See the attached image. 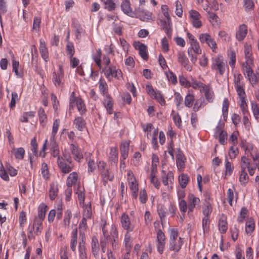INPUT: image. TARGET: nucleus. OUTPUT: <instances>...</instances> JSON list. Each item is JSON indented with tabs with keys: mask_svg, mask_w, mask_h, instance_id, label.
Instances as JSON below:
<instances>
[{
	"mask_svg": "<svg viewBox=\"0 0 259 259\" xmlns=\"http://www.w3.org/2000/svg\"><path fill=\"white\" fill-rule=\"evenodd\" d=\"M103 237L101 238L109 247L108 249L116 250L119 247V238L116 226L104 222L102 227Z\"/></svg>",
	"mask_w": 259,
	"mask_h": 259,
	"instance_id": "obj_1",
	"label": "nucleus"
},
{
	"mask_svg": "<svg viewBox=\"0 0 259 259\" xmlns=\"http://www.w3.org/2000/svg\"><path fill=\"white\" fill-rule=\"evenodd\" d=\"M233 83L234 88L240 99H246L245 92V83L243 76L240 73L234 75Z\"/></svg>",
	"mask_w": 259,
	"mask_h": 259,
	"instance_id": "obj_2",
	"label": "nucleus"
},
{
	"mask_svg": "<svg viewBox=\"0 0 259 259\" xmlns=\"http://www.w3.org/2000/svg\"><path fill=\"white\" fill-rule=\"evenodd\" d=\"M43 229L42 222L34 219L32 224H30L28 228V237L29 239H33L35 236L41 234Z\"/></svg>",
	"mask_w": 259,
	"mask_h": 259,
	"instance_id": "obj_3",
	"label": "nucleus"
},
{
	"mask_svg": "<svg viewBox=\"0 0 259 259\" xmlns=\"http://www.w3.org/2000/svg\"><path fill=\"white\" fill-rule=\"evenodd\" d=\"M227 66V63L222 56H218L212 58L211 69L220 75L224 74Z\"/></svg>",
	"mask_w": 259,
	"mask_h": 259,
	"instance_id": "obj_4",
	"label": "nucleus"
},
{
	"mask_svg": "<svg viewBox=\"0 0 259 259\" xmlns=\"http://www.w3.org/2000/svg\"><path fill=\"white\" fill-rule=\"evenodd\" d=\"M103 71L109 80L113 77L117 78L118 80H120L122 78V73L121 70L113 64L109 67L104 68Z\"/></svg>",
	"mask_w": 259,
	"mask_h": 259,
	"instance_id": "obj_5",
	"label": "nucleus"
},
{
	"mask_svg": "<svg viewBox=\"0 0 259 259\" xmlns=\"http://www.w3.org/2000/svg\"><path fill=\"white\" fill-rule=\"evenodd\" d=\"M64 70L63 66L59 65L58 69L52 73V81L56 87H60L63 84Z\"/></svg>",
	"mask_w": 259,
	"mask_h": 259,
	"instance_id": "obj_6",
	"label": "nucleus"
},
{
	"mask_svg": "<svg viewBox=\"0 0 259 259\" xmlns=\"http://www.w3.org/2000/svg\"><path fill=\"white\" fill-rule=\"evenodd\" d=\"M146 90L152 98L156 100L161 105H165V100L159 91H155L150 84L146 86Z\"/></svg>",
	"mask_w": 259,
	"mask_h": 259,
	"instance_id": "obj_7",
	"label": "nucleus"
},
{
	"mask_svg": "<svg viewBox=\"0 0 259 259\" xmlns=\"http://www.w3.org/2000/svg\"><path fill=\"white\" fill-rule=\"evenodd\" d=\"M199 38L201 44L206 43L212 49L213 52H215V50L217 48L216 42L214 39L208 33L201 34Z\"/></svg>",
	"mask_w": 259,
	"mask_h": 259,
	"instance_id": "obj_8",
	"label": "nucleus"
},
{
	"mask_svg": "<svg viewBox=\"0 0 259 259\" xmlns=\"http://www.w3.org/2000/svg\"><path fill=\"white\" fill-rule=\"evenodd\" d=\"M200 92L204 93L206 102L212 103L215 99V94L210 84H204Z\"/></svg>",
	"mask_w": 259,
	"mask_h": 259,
	"instance_id": "obj_9",
	"label": "nucleus"
},
{
	"mask_svg": "<svg viewBox=\"0 0 259 259\" xmlns=\"http://www.w3.org/2000/svg\"><path fill=\"white\" fill-rule=\"evenodd\" d=\"M138 17L143 21H149L150 20L154 21L152 18V14L145 9H142L140 8L135 9Z\"/></svg>",
	"mask_w": 259,
	"mask_h": 259,
	"instance_id": "obj_10",
	"label": "nucleus"
},
{
	"mask_svg": "<svg viewBox=\"0 0 259 259\" xmlns=\"http://www.w3.org/2000/svg\"><path fill=\"white\" fill-rule=\"evenodd\" d=\"M178 61L180 63L187 71L192 70V66L190 64L189 60L185 55L184 52L180 51L178 53Z\"/></svg>",
	"mask_w": 259,
	"mask_h": 259,
	"instance_id": "obj_11",
	"label": "nucleus"
},
{
	"mask_svg": "<svg viewBox=\"0 0 259 259\" xmlns=\"http://www.w3.org/2000/svg\"><path fill=\"white\" fill-rule=\"evenodd\" d=\"M120 223L122 227L127 231H133L134 226L132 224L128 215L126 213H123L120 218Z\"/></svg>",
	"mask_w": 259,
	"mask_h": 259,
	"instance_id": "obj_12",
	"label": "nucleus"
},
{
	"mask_svg": "<svg viewBox=\"0 0 259 259\" xmlns=\"http://www.w3.org/2000/svg\"><path fill=\"white\" fill-rule=\"evenodd\" d=\"M189 14L193 27L196 28H200L202 26V23L200 20L201 18L200 14L195 10L190 11Z\"/></svg>",
	"mask_w": 259,
	"mask_h": 259,
	"instance_id": "obj_13",
	"label": "nucleus"
},
{
	"mask_svg": "<svg viewBox=\"0 0 259 259\" xmlns=\"http://www.w3.org/2000/svg\"><path fill=\"white\" fill-rule=\"evenodd\" d=\"M187 199L188 213L193 212L196 205L200 203V200L193 194H189L187 196Z\"/></svg>",
	"mask_w": 259,
	"mask_h": 259,
	"instance_id": "obj_14",
	"label": "nucleus"
},
{
	"mask_svg": "<svg viewBox=\"0 0 259 259\" xmlns=\"http://www.w3.org/2000/svg\"><path fill=\"white\" fill-rule=\"evenodd\" d=\"M134 45L135 48L139 51V54L142 58L145 61L147 60L148 58L147 47L139 42H135Z\"/></svg>",
	"mask_w": 259,
	"mask_h": 259,
	"instance_id": "obj_15",
	"label": "nucleus"
},
{
	"mask_svg": "<svg viewBox=\"0 0 259 259\" xmlns=\"http://www.w3.org/2000/svg\"><path fill=\"white\" fill-rule=\"evenodd\" d=\"M222 124L218 125L215 128V135H219V143L222 145H225L227 143V133L222 130Z\"/></svg>",
	"mask_w": 259,
	"mask_h": 259,
	"instance_id": "obj_16",
	"label": "nucleus"
},
{
	"mask_svg": "<svg viewBox=\"0 0 259 259\" xmlns=\"http://www.w3.org/2000/svg\"><path fill=\"white\" fill-rule=\"evenodd\" d=\"M70 149L76 161L80 162L83 159V154L78 146L71 143L70 145Z\"/></svg>",
	"mask_w": 259,
	"mask_h": 259,
	"instance_id": "obj_17",
	"label": "nucleus"
},
{
	"mask_svg": "<svg viewBox=\"0 0 259 259\" xmlns=\"http://www.w3.org/2000/svg\"><path fill=\"white\" fill-rule=\"evenodd\" d=\"M57 164L61 171L64 174H68L72 169L71 166L65 162L63 157H58Z\"/></svg>",
	"mask_w": 259,
	"mask_h": 259,
	"instance_id": "obj_18",
	"label": "nucleus"
},
{
	"mask_svg": "<svg viewBox=\"0 0 259 259\" xmlns=\"http://www.w3.org/2000/svg\"><path fill=\"white\" fill-rule=\"evenodd\" d=\"M183 244V240L181 237H179L178 240L169 241V249L178 252L180 251Z\"/></svg>",
	"mask_w": 259,
	"mask_h": 259,
	"instance_id": "obj_19",
	"label": "nucleus"
},
{
	"mask_svg": "<svg viewBox=\"0 0 259 259\" xmlns=\"http://www.w3.org/2000/svg\"><path fill=\"white\" fill-rule=\"evenodd\" d=\"M39 52L42 58L46 61L49 60V52L45 40L41 38L39 39Z\"/></svg>",
	"mask_w": 259,
	"mask_h": 259,
	"instance_id": "obj_20",
	"label": "nucleus"
},
{
	"mask_svg": "<svg viewBox=\"0 0 259 259\" xmlns=\"http://www.w3.org/2000/svg\"><path fill=\"white\" fill-rule=\"evenodd\" d=\"M247 33V27L245 24L240 25L236 33V38L239 41H242Z\"/></svg>",
	"mask_w": 259,
	"mask_h": 259,
	"instance_id": "obj_21",
	"label": "nucleus"
},
{
	"mask_svg": "<svg viewBox=\"0 0 259 259\" xmlns=\"http://www.w3.org/2000/svg\"><path fill=\"white\" fill-rule=\"evenodd\" d=\"M48 209V207L47 205L44 203H41L38 207V215L34 219L43 222Z\"/></svg>",
	"mask_w": 259,
	"mask_h": 259,
	"instance_id": "obj_22",
	"label": "nucleus"
},
{
	"mask_svg": "<svg viewBox=\"0 0 259 259\" xmlns=\"http://www.w3.org/2000/svg\"><path fill=\"white\" fill-rule=\"evenodd\" d=\"M127 180L131 190L138 191V185L133 172L131 170L128 171L127 173Z\"/></svg>",
	"mask_w": 259,
	"mask_h": 259,
	"instance_id": "obj_23",
	"label": "nucleus"
},
{
	"mask_svg": "<svg viewBox=\"0 0 259 259\" xmlns=\"http://www.w3.org/2000/svg\"><path fill=\"white\" fill-rule=\"evenodd\" d=\"M91 248L93 255L96 258L98 257L100 250V245L98 238L95 236H93L92 238Z\"/></svg>",
	"mask_w": 259,
	"mask_h": 259,
	"instance_id": "obj_24",
	"label": "nucleus"
},
{
	"mask_svg": "<svg viewBox=\"0 0 259 259\" xmlns=\"http://www.w3.org/2000/svg\"><path fill=\"white\" fill-rule=\"evenodd\" d=\"M162 182L164 185L168 186L169 184L172 183L174 181V177L172 172L169 171L167 173H166L164 170H162Z\"/></svg>",
	"mask_w": 259,
	"mask_h": 259,
	"instance_id": "obj_25",
	"label": "nucleus"
},
{
	"mask_svg": "<svg viewBox=\"0 0 259 259\" xmlns=\"http://www.w3.org/2000/svg\"><path fill=\"white\" fill-rule=\"evenodd\" d=\"M244 55L246 59V63L247 64H253V60L252 57V52L250 45L247 44L245 45Z\"/></svg>",
	"mask_w": 259,
	"mask_h": 259,
	"instance_id": "obj_26",
	"label": "nucleus"
},
{
	"mask_svg": "<svg viewBox=\"0 0 259 259\" xmlns=\"http://www.w3.org/2000/svg\"><path fill=\"white\" fill-rule=\"evenodd\" d=\"M86 160L88 161V172L89 174H92L96 169V165L94 160L92 158L91 153H85Z\"/></svg>",
	"mask_w": 259,
	"mask_h": 259,
	"instance_id": "obj_27",
	"label": "nucleus"
},
{
	"mask_svg": "<svg viewBox=\"0 0 259 259\" xmlns=\"http://www.w3.org/2000/svg\"><path fill=\"white\" fill-rule=\"evenodd\" d=\"M103 103L108 113L110 114H112L113 113V103L112 99L110 95L104 96Z\"/></svg>",
	"mask_w": 259,
	"mask_h": 259,
	"instance_id": "obj_28",
	"label": "nucleus"
},
{
	"mask_svg": "<svg viewBox=\"0 0 259 259\" xmlns=\"http://www.w3.org/2000/svg\"><path fill=\"white\" fill-rule=\"evenodd\" d=\"M73 124L76 128L79 131H83L86 128L85 120L81 117H77L73 121Z\"/></svg>",
	"mask_w": 259,
	"mask_h": 259,
	"instance_id": "obj_29",
	"label": "nucleus"
},
{
	"mask_svg": "<svg viewBox=\"0 0 259 259\" xmlns=\"http://www.w3.org/2000/svg\"><path fill=\"white\" fill-rule=\"evenodd\" d=\"M100 174L104 185H106L108 181H112L114 179V175L109 171V168L104 170Z\"/></svg>",
	"mask_w": 259,
	"mask_h": 259,
	"instance_id": "obj_30",
	"label": "nucleus"
},
{
	"mask_svg": "<svg viewBox=\"0 0 259 259\" xmlns=\"http://www.w3.org/2000/svg\"><path fill=\"white\" fill-rule=\"evenodd\" d=\"M85 244V237L84 233L80 232L79 234V242L78 245L79 254H82L86 253Z\"/></svg>",
	"mask_w": 259,
	"mask_h": 259,
	"instance_id": "obj_31",
	"label": "nucleus"
},
{
	"mask_svg": "<svg viewBox=\"0 0 259 259\" xmlns=\"http://www.w3.org/2000/svg\"><path fill=\"white\" fill-rule=\"evenodd\" d=\"M248 79L253 88L259 89V71L254 72Z\"/></svg>",
	"mask_w": 259,
	"mask_h": 259,
	"instance_id": "obj_32",
	"label": "nucleus"
},
{
	"mask_svg": "<svg viewBox=\"0 0 259 259\" xmlns=\"http://www.w3.org/2000/svg\"><path fill=\"white\" fill-rule=\"evenodd\" d=\"M77 244V229H74L72 233L70 239V249L74 252Z\"/></svg>",
	"mask_w": 259,
	"mask_h": 259,
	"instance_id": "obj_33",
	"label": "nucleus"
},
{
	"mask_svg": "<svg viewBox=\"0 0 259 259\" xmlns=\"http://www.w3.org/2000/svg\"><path fill=\"white\" fill-rule=\"evenodd\" d=\"M219 229L221 234H224L228 229L227 218L223 215L219 221Z\"/></svg>",
	"mask_w": 259,
	"mask_h": 259,
	"instance_id": "obj_34",
	"label": "nucleus"
},
{
	"mask_svg": "<svg viewBox=\"0 0 259 259\" xmlns=\"http://www.w3.org/2000/svg\"><path fill=\"white\" fill-rule=\"evenodd\" d=\"M99 89L101 94L104 97L109 95L108 85L104 79L101 78L99 81Z\"/></svg>",
	"mask_w": 259,
	"mask_h": 259,
	"instance_id": "obj_35",
	"label": "nucleus"
},
{
	"mask_svg": "<svg viewBox=\"0 0 259 259\" xmlns=\"http://www.w3.org/2000/svg\"><path fill=\"white\" fill-rule=\"evenodd\" d=\"M246 152L249 153L253 161H255L259 159V150L256 148L253 147H247L245 149Z\"/></svg>",
	"mask_w": 259,
	"mask_h": 259,
	"instance_id": "obj_36",
	"label": "nucleus"
},
{
	"mask_svg": "<svg viewBox=\"0 0 259 259\" xmlns=\"http://www.w3.org/2000/svg\"><path fill=\"white\" fill-rule=\"evenodd\" d=\"M129 145V143L126 141L122 142L121 144L120 152L121 157L123 158V160H125L128 156Z\"/></svg>",
	"mask_w": 259,
	"mask_h": 259,
	"instance_id": "obj_37",
	"label": "nucleus"
},
{
	"mask_svg": "<svg viewBox=\"0 0 259 259\" xmlns=\"http://www.w3.org/2000/svg\"><path fill=\"white\" fill-rule=\"evenodd\" d=\"M133 240L130 231H127L124 237V244L126 250H131Z\"/></svg>",
	"mask_w": 259,
	"mask_h": 259,
	"instance_id": "obj_38",
	"label": "nucleus"
},
{
	"mask_svg": "<svg viewBox=\"0 0 259 259\" xmlns=\"http://www.w3.org/2000/svg\"><path fill=\"white\" fill-rule=\"evenodd\" d=\"M253 165L250 163L249 160L247 157L245 156H242L241 157L240 161L241 170L246 171V169L248 170Z\"/></svg>",
	"mask_w": 259,
	"mask_h": 259,
	"instance_id": "obj_39",
	"label": "nucleus"
},
{
	"mask_svg": "<svg viewBox=\"0 0 259 259\" xmlns=\"http://www.w3.org/2000/svg\"><path fill=\"white\" fill-rule=\"evenodd\" d=\"M78 175L76 172H72L67 178L66 185L68 187H71L77 180Z\"/></svg>",
	"mask_w": 259,
	"mask_h": 259,
	"instance_id": "obj_40",
	"label": "nucleus"
},
{
	"mask_svg": "<svg viewBox=\"0 0 259 259\" xmlns=\"http://www.w3.org/2000/svg\"><path fill=\"white\" fill-rule=\"evenodd\" d=\"M12 152L13 153L16 159H18L19 160H22L24 158V155L25 153V150L23 148H13Z\"/></svg>",
	"mask_w": 259,
	"mask_h": 259,
	"instance_id": "obj_41",
	"label": "nucleus"
},
{
	"mask_svg": "<svg viewBox=\"0 0 259 259\" xmlns=\"http://www.w3.org/2000/svg\"><path fill=\"white\" fill-rule=\"evenodd\" d=\"M102 52L100 49H98L95 54H93L92 58L96 65L99 68L102 67V61H101Z\"/></svg>",
	"mask_w": 259,
	"mask_h": 259,
	"instance_id": "obj_42",
	"label": "nucleus"
},
{
	"mask_svg": "<svg viewBox=\"0 0 259 259\" xmlns=\"http://www.w3.org/2000/svg\"><path fill=\"white\" fill-rule=\"evenodd\" d=\"M207 103L203 97L200 98L195 101L193 108V111L195 112L198 111L201 108L206 106Z\"/></svg>",
	"mask_w": 259,
	"mask_h": 259,
	"instance_id": "obj_43",
	"label": "nucleus"
},
{
	"mask_svg": "<svg viewBox=\"0 0 259 259\" xmlns=\"http://www.w3.org/2000/svg\"><path fill=\"white\" fill-rule=\"evenodd\" d=\"M58 189L57 185L55 184L50 185V187L49 191V196L51 200H54L57 196Z\"/></svg>",
	"mask_w": 259,
	"mask_h": 259,
	"instance_id": "obj_44",
	"label": "nucleus"
},
{
	"mask_svg": "<svg viewBox=\"0 0 259 259\" xmlns=\"http://www.w3.org/2000/svg\"><path fill=\"white\" fill-rule=\"evenodd\" d=\"M255 228L254 220L250 218L245 224V232L247 235H250Z\"/></svg>",
	"mask_w": 259,
	"mask_h": 259,
	"instance_id": "obj_45",
	"label": "nucleus"
},
{
	"mask_svg": "<svg viewBox=\"0 0 259 259\" xmlns=\"http://www.w3.org/2000/svg\"><path fill=\"white\" fill-rule=\"evenodd\" d=\"M121 9L125 14L128 16H131L132 12L130 1L122 2Z\"/></svg>",
	"mask_w": 259,
	"mask_h": 259,
	"instance_id": "obj_46",
	"label": "nucleus"
},
{
	"mask_svg": "<svg viewBox=\"0 0 259 259\" xmlns=\"http://www.w3.org/2000/svg\"><path fill=\"white\" fill-rule=\"evenodd\" d=\"M202 209L203 214L205 217H209V215L212 212V208L211 204L207 201L206 198L205 200V203L203 204Z\"/></svg>",
	"mask_w": 259,
	"mask_h": 259,
	"instance_id": "obj_47",
	"label": "nucleus"
},
{
	"mask_svg": "<svg viewBox=\"0 0 259 259\" xmlns=\"http://www.w3.org/2000/svg\"><path fill=\"white\" fill-rule=\"evenodd\" d=\"M225 175L227 176H231L234 170V166L231 162H230L226 157L225 161Z\"/></svg>",
	"mask_w": 259,
	"mask_h": 259,
	"instance_id": "obj_48",
	"label": "nucleus"
},
{
	"mask_svg": "<svg viewBox=\"0 0 259 259\" xmlns=\"http://www.w3.org/2000/svg\"><path fill=\"white\" fill-rule=\"evenodd\" d=\"M194 101L195 97L193 95L191 94H187L184 100L185 106L188 108L192 107Z\"/></svg>",
	"mask_w": 259,
	"mask_h": 259,
	"instance_id": "obj_49",
	"label": "nucleus"
},
{
	"mask_svg": "<svg viewBox=\"0 0 259 259\" xmlns=\"http://www.w3.org/2000/svg\"><path fill=\"white\" fill-rule=\"evenodd\" d=\"M76 105L80 114L83 115L86 112V108L83 100L81 99H77Z\"/></svg>",
	"mask_w": 259,
	"mask_h": 259,
	"instance_id": "obj_50",
	"label": "nucleus"
},
{
	"mask_svg": "<svg viewBox=\"0 0 259 259\" xmlns=\"http://www.w3.org/2000/svg\"><path fill=\"white\" fill-rule=\"evenodd\" d=\"M157 212L160 219L161 223L162 225L163 223L165 222V217L167 214L166 208L163 206H161L158 207Z\"/></svg>",
	"mask_w": 259,
	"mask_h": 259,
	"instance_id": "obj_51",
	"label": "nucleus"
},
{
	"mask_svg": "<svg viewBox=\"0 0 259 259\" xmlns=\"http://www.w3.org/2000/svg\"><path fill=\"white\" fill-rule=\"evenodd\" d=\"M251 64H247L246 62L243 64L244 74L247 79L254 72L251 68L250 65Z\"/></svg>",
	"mask_w": 259,
	"mask_h": 259,
	"instance_id": "obj_52",
	"label": "nucleus"
},
{
	"mask_svg": "<svg viewBox=\"0 0 259 259\" xmlns=\"http://www.w3.org/2000/svg\"><path fill=\"white\" fill-rule=\"evenodd\" d=\"M186 158L184 155L177 154L176 158V164L179 169L183 168L185 165Z\"/></svg>",
	"mask_w": 259,
	"mask_h": 259,
	"instance_id": "obj_53",
	"label": "nucleus"
},
{
	"mask_svg": "<svg viewBox=\"0 0 259 259\" xmlns=\"http://www.w3.org/2000/svg\"><path fill=\"white\" fill-rule=\"evenodd\" d=\"M251 105L252 112L254 118L257 121H259V104H257L255 102H251Z\"/></svg>",
	"mask_w": 259,
	"mask_h": 259,
	"instance_id": "obj_54",
	"label": "nucleus"
},
{
	"mask_svg": "<svg viewBox=\"0 0 259 259\" xmlns=\"http://www.w3.org/2000/svg\"><path fill=\"white\" fill-rule=\"evenodd\" d=\"M209 217H204L202 219V228L204 235L208 233L209 230Z\"/></svg>",
	"mask_w": 259,
	"mask_h": 259,
	"instance_id": "obj_55",
	"label": "nucleus"
},
{
	"mask_svg": "<svg viewBox=\"0 0 259 259\" xmlns=\"http://www.w3.org/2000/svg\"><path fill=\"white\" fill-rule=\"evenodd\" d=\"M110 159L114 163H117L118 161V151L115 147H111L110 148V152L109 153Z\"/></svg>",
	"mask_w": 259,
	"mask_h": 259,
	"instance_id": "obj_56",
	"label": "nucleus"
},
{
	"mask_svg": "<svg viewBox=\"0 0 259 259\" xmlns=\"http://www.w3.org/2000/svg\"><path fill=\"white\" fill-rule=\"evenodd\" d=\"M229 102L227 98H224L222 105V114L225 120L227 118Z\"/></svg>",
	"mask_w": 259,
	"mask_h": 259,
	"instance_id": "obj_57",
	"label": "nucleus"
},
{
	"mask_svg": "<svg viewBox=\"0 0 259 259\" xmlns=\"http://www.w3.org/2000/svg\"><path fill=\"white\" fill-rule=\"evenodd\" d=\"M189 181V178L186 174H181L179 177V182L182 188H185Z\"/></svg>",
	"mask_w": 259,
	"mask_h": 259,
	"instance_id": "obj_58",
	"label": "nucleus"
},
{
	"mask_svg": "<svg viewBox=\"0 0 259 259\" xmlns=\"http://www.w3.org/2000/svg\"><path fill=\"white\" fill-rule=\"evenodd\" d=\"M204 83L201 81H197L195 79H192L191 82H190V87H191L193 89L197 90L198 89L199 91H201V89L204 85Z\"/></svg>",
	"mask_w": 259,
	"mask_h": 259,
	"instance_id": "obj_59",
	"label": "nucleus"
},
{
	"mask_svg": "<svg viewBox=\"0 0 259 259\" xmlns=\"http://www.w3.org/2000/svg\"><path fill=\"white\" fill-rule=\"evenodd\" d=\"M249 177L246 171H240L239 176V182L242 185L245 186L248 181Z\"/></svg>",
	"mask_w": 259,
	"mask_h": 259,
	"instance_id": "obj_60",
	"label": "nucleus"
},
{
	"mask_svg": "<svg viewBox=\"0 0 259 259\" xmlns=\"http://www.w3.org/2000/svg\"><path fill=\"white\" fill-rule=\"evenodd\" d=\"M92 215V207L91 204H87L84 206L83 211V217L87 219H91Z\"/></svg>",
	"mask_w": 259,
	"mask_h": 259,
	"instance_id": "obj_61",
	"label": "nucleus"
},
{
	"mask_svg": "<svg viewBox=\"0 0 259 259\" xmlns=\"http://www.w3.org/2000/svg\"><path fill=\"white\" fill-rule=\"evenodd\" d=\"M71 217V211L69 210H67L65 213V215L63 219V224L65 228L69 227L70 223V219Z\"/></svg>",
	"mask_w": 259,
	"mask_h": 259,
	"instance_id": "obj_62",
	"label": "nucleus"
},
{
	"mask_svg": "<svg viewBox=\"0 0 259 259\" xmlns=\"http://www.w3.org/2000/svg\"><path fill=\"white\" fill-rule=\"evenodd\" d=\"M159 163V158L157 155L153 154L152 155V161L151 165V173L156 174L157 171V166Z\"/></svg>",
	"mask_w": 259,
	"mask_h": 259,
	"instance_id": "obj_63",
	"label": "nucleus"
},
{
	"mask_svg": "<svg viewBox=\"0 0 259 259\" xmlns=\"http://www.w3.org/2000/svg\"><path fill=\"white\" fill-rule=\"evenodd\" d=\"M101 1L105 5V8L108 10L111 11L115 9V4L113 0H101Z\"/></svg>",
	"mask_w": 259,
	"mask_h": 259,
	"instance_id": "obj_64",
	"label": "nucleus"
}]
</instances>
